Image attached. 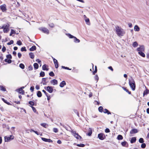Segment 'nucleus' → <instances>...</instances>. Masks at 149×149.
Masks as SVG:
<instances>
[{
	"instance_id": "obj_61",
	"label": "nucleus",
	"mask_w": 149,
	"mask_h": 149,
	"mask_svg": "<svg viewBox=\"0 0 149 149\" xmlns=\"http://www.w3.org/2000/svg\"><path fill=\"white\" fill-rule=\"evenodd\" d=\"M18 56L19 58H20L22 56V54L20 53H18Z\"/></svg>"
},
{
	"instance_id": "obj_23",
	"label": "nucleus",
	"mask_w": 149,
	"mask_h": 149,
	"mask_svg": "<svg viewBox=\"0 0 149 149\" xmlns=\"http://www.w3.org/2000/svg\"><path fill=\"white\" fill-rule=\"evenodd\" d=\"M46 66H47V65L45 64L44 65L42 66V69L43 70H46V71L48 70H49L47 68H46Z\"/></svg>"
},
{
	"instance_id": "obj_2",
	"label": "nucleus",
	"mask_w": 149,
	"mask_h": 149,
	"mask_svg": "<svg viewBox=\"0 0 149 149\" xmlns=\"http://www.w3.org/2000/svg\"><path fill=\"white\" fill-rule=\"evenodd\" d=\"M129 84L132 90L134 91L136 88L134 80L132 78L129 80Z\"/></svg>"
},
{
	"instance_id": "obj_18",
	"label": "nucleus",
	"mask_w": 149,
	"mask_h": 149,
	"mask_svg": "<svg viewBox=\"0 0 149 149\" xmlns=\"http://www.w3.org/2000/svg\"><path fill=\"white\" fill-rule=\"evenodd\" d=\"M17 91L20 93H22L23 94L24 93V91H23L22 88H20L19 89L17 90Z\"/></svg>"
},
{
	"instance_id": "obj_15",
	"label": "nucleus",
	"mask_w": 149,
	"mask_h": 149,
	"mask_svg": "<svg viewBox=\"0 0 149 149\" xmlns=\"http://www.w3.org/2000/svg\"><path fill=\"white\" fill-rule=\"evenodd\" d=\"M121 144L122 146L124 147H127L128 146V144L127 143L126 141L122 142Z\"/></svg>"
},
{
	"instance_id": "obj_13",
	"label": "nucleus",
	"mask_w": 149,
	"mask_h": 149,
	"mask_svg": "<svg viewBox=\"0 0 149 149\" xmlns=\"http://www.w3.org/2000/svg\"><path fill=\"white\" fill-rule=\"evenodd\" d=\"M138 132V130L136 129H132L130 132V133L131 134H133L137 133Z\"/></svg>"
},
{
	"instance_id": "obj_26",
	"label": "nucleus",
	"mask_w": 149,
	"mask_h": 149,
	"mask_svg": "<svg viewBox=\"0 0 149 149\" xmlns=\"http://www.w3.org/2000/svg\"><path fill=\"white\" fill-rule=\"evenodd\" d=\"M2 100L5 103L7 104L8 105H11V104L9 102H7V100H5L4 98H2Z\"/></svg>"
},
{
	"instance_id": "obj_5",
	"label": "nucleus",
	"mask_w": 149,
	"mask_h": 149,
	"mask_svg": "<svg viewBox=\"0 0 149 149\" xmlns=\"http://www.w3.org/2000/svg\"><path fill=\"white\" fill-rule=\"evenodd\" d=\"M71 133L77 139H81V137L79 135L78 133H77L76 132L74 131L73 130H72L71 131Z\"/></svg>"
},
{
	"instance_id": "obj_40",
	"label": "nucleus",
	"mask_w": 149,
	"mask_h": 149,
	"mask_svg": "<svg viewBox=\"0 0 149 149\" xmlns=\"http://www.w3.org/2000/svg\"><path fill=\"white\" fill-rule=\"evenodd\" d=\"M77 146L79 147H84L85 146V145L83 144H77Z\"/></svg>"
},
{
	"instance_id": "obj_56",
	"label": "nucleus",
	"mask_w": 149,
	"mask_h": 149,
	"mask_svg": "<svg viewBox=\"0 0 149 149\" xmlns=\"http://www.w3.org/2000/svg\"><path fill=\"white\" fill-rule=\"evenodd\" d=\"M53 60L54 62V64L58 63L57 60L55 59V58H53Z\"/></svg>"
},
{
	"instance_id": "obj_49",
	"label": "nucleus",
	"mask_w": 149,
	"mask_h": 149,
	"mask_svg": "<svg viewBox=\"0 0 149 149\" xmlns=\"http://www.w3.org/2000/svg\"><path fill=\"white\" fill-rule=\"evenodd\" d=\"M6 57L8 58L11 59L12 56L10 54H8L6 56Z\"/></svg>"
},
{
	"instance_id": "obj_27",
	"label": "nucleus",
	"mask_w": 149,
	"mask_h": 149,
	"mask_svg": "<svg viewBox=\"0 0 149 149\" xmlns=\"http://www.w3.org/2000/svg\"><path fill=\"white\" fill-rule=\"evenodd\" d=\"M149 93V91L148 89H146L145 91L143 93V96H144L145 95H146L148 94Z\"/></svg>"
},
{
	"instance_id": "obj_60",
	"label": "nucleus",
	"mask_w": 149,
	"mask_h": 149,
	"mask_svg": "<svg viewBox=\"0 0 149 149\" xmlns=\"http://www.w3.org/2000/svg\"><path fill=\"white\" fill-rule=\"evenodd\" d=\"M34 89V87L33 86H31V87L30 90L31 92L33 91Z\"/></svg>"
},
{
	"instance_id": "obj_20",
	"label": "nucleus",
	"mask_w": 149,
	"mask_h": 149,
	"mask_svg": "<svg viewBox=\"0 0 149 149\" xmlns=\"http://www.w3.org/2000/svg\"><path fill=\"white\" fill-rule=\"evenodd\" d=\"M136 139L135 137H133L132 138L130 142L131 143H133L136 142Z\"/></svg>"
},
{
	"instance_id": "obj_39",
	"label": "nucleus",
	"mask_w": 149,
	"mask_h": 149,
	"mask_svg": "<svg viewBox=\"0 0 149 149\" xmlns=\"http://www.w3.org/2000/svg\"><path fill=\"white\" fill-rule=\"evenodd\" d=\"M45 74L44 72H41L40 73V75L41 77H43L45 76Z\"/></svg>"
},
{
	"instance_id": "obj_14",
	"label": "nucleus",
	"mask_w": 149,
	"mask_h": 149,
	"mask_svg": "<svg viewBox=\"0 0 149 149\" xmlns=\"http://www.w3.org/2000/svg\"><path fill=\"white\" fill-rule=\"evenodd\" d=\"M50 83L54 85H56L57 84L58 81H57V80L54 79L52 80H51L50 81Z\"/></svg>"
},
{
	"instance_id": "obj_4",
	"label": "nucleus",
	"mask_w": 149,
	"mask_h": 149,
	"mask_svg": "<svg viewBox=\"0 0 149 149\" xmlns=\"http://www.w3.org/2000/svg\"><path fill=\"white\" fill-rule=\"evenodd\" d=\"M68 36L70 38H74V42L76 43H79L80 42V40L77 39L76 37H74L72 35L70 34H67Z\"/></svg>"
},
{
	"instance_id": "obj_33",
	"label": "nucleus",
	"mask_w": 149,
	"mask_h": 149,
	"mask_svg": "<svg viewBox=\"0 0 149 149\" xmlns=\"http://www.w3.org/2000/svg\"><path fill=\"white\" fill-rule=\"evenodd\" d=\"M5 61L8 63H10L12 62V60L10 59H6L5 60Z\"/></svg>"
},
{
	"instance_id": "obj_37",
	"label": "nucleus",
	"mask_w": 149,
	"mask_h": 149,
	"mask_svg": "<svg viewBox=\"0 0 149 149\" xmlns=\"http://www.w3.org/2000/svg\"><path fill=\"white\" fill-rule=\"evenodd\" d=\"M98 110L100 112H102L103 111V108L102 107H100L98 108Z\"/></svg>"
},
{
	"instance_id": "obj_16",
	"label": "nucleus",
	"mask_w": 149,
	"mask_h": 149,
	"mask_svg": "<svg viewBox=\"0 0 149 149\" xmlns=\"http://www.w3.org/2000/svg\"><path fill=\"white\" fill-rule=\"evenodd\" d=\"M66 85V83L64 81H62L60 84V86L61 87H63L64 86Z\"/></svg>"
},
{
	"instance_id": "obj_47",
	"label": "nucleus",
	"mask_w": 149,
	"mask_h": 149,
	"mask_svg": "<svg viewBox=\"0 0 149 149\" xmlns=\"http://www.w3.org/2000/svg\"><path fill=\"white\" fill-rule=\"evenodd\" d=\"M13 40H10L9 42L7 43V45H10L11 44H13Z\"/></svg>"
},
{
	"instance_id": "obj_62",
	"label": "nucleus",
	"mask_w": 149,
	"mask_h": 149,
	"mask_svg": "<svg viewBox=\"0 0 149 149\" xmlns=\"http://www.w3.org/2000/svg\"><path fill=\"white\" fill-rule=\"evenodd\" d=\"M41 125L42 127H45V126L46 125V124L45 123H42L41 124Z\"/></svg>"
},
{
	"instance_id": "obj_7",
	"label": "nucleus",
	"mask_w": 149,
	"mask_h": 149,
	"mask_svg": "<svg viewBox=\"0 0 149 149\" xmlns=\"http://www.w3.org/2000/svg\"><path fill=\"white\" fill-rule=\"evenodd\" d=\"M39 29L42 31L43 33L48 34L49 33V30L46 28L45 27H42Z\"/></svg>"
},
{
	"instance_id": "obj_31",
	"label": "nucleus",
	"mask_w": 149,
	"mask_h": 149,
	"mask_svg": "<svg viewBox=\"0 0 149 149\" xmlns=\"http://www.w3.org/2000/svg\"><path fill=\"white\" fill-rule=\"evenodd\" d=\"M29 55L30 57L31 58L33 59V58H34V55L33 53H32V52L30 53L29 54Z\"/></svg>"
},
{
	"instance_id": "obj_52",
	"label": "nucleus",
	"mask_w": 149,
	"mask_h": 149,
	"mask_svg": "<svg viewBox=\"0 0 149 149\" xmlns=\"http://www.w3.org/2000/svg\"><path fill=\"white\" fill-rule=\"evenodd\" d=\"M36 62H38L39 64H41L40 65H41V61L40 59H37L36 60Z\"/></svg>"
},
{
	"instance_id": "obj_1",
	"label": "nucleus",
	"mask_w": 149,
	"mask_h": 149,
	"mask_svg": "<svg viewBox=\"0 0 149 149\" xmlns=\"http://www.w3.org/2000/svg\"><path fill=\"white\" fill-rule=\"evenodd\" d=\"M115 31L117 35L119 37L122 36L125 34L124 30L118 26H116Z\"/></svg>"
},
{
	"instance_id": "obj_32",
	"label": "nucleus",
	"mask_w": 149,
	"mask_h": 149,
	"mask_svg": "<svg viewBox=\"0 0 149 149\" xmlns=\"http://www.w3.org/2000/svg\"><path fill=\"white\" fill-rule=\"evenodd\" d=\"M0 89L3 91H6L5 88L2 86H0Z\"/></svg>"
},
{
	"instance_id": "obj_22",
	"label": "nucleus",
	"mask_w": 149,
	"mask_h": 149,
	"mask_svg": "<svg viewBox=\"0 0 149 149\" xmlns=\"http://www.w3.org/2000/svg\"><path fill=\"white\" fill-rule=\"evenodd\" d=\"M92 134V131L91 128H89L88 130V133L87 134V135L88 136H90Z\"/></svg>"
},
{
	"instance_id": "obj_46",
	"label": "nucleus",
	"mask_w": 149,
	"mask_h": 149,
	"mask_svg": "<svg viewBox=\"0 0 149 149\" xmlns=\"http://www.w3.org/2000/svg\"><path fill=\"white\" fill-rule=\"evenodd\" d=\"M141 147L142 148H144L146 147V144L145 143H143L141 145Z\"/></svg>"
},
{
	"instance_id": "obj_25",
	"label": "nucleus",
	"mask_w": 149,
	"mask_h": 149,
	"mask_svg": "<svg viewBox=\"0 0 149 149\" xmlns=\"http://www.w3.org/2000/svg\"><path fill=\"white\" fill-rule=\"evenodd\" d=\"M123 137L121 135H119L117 137V139L118 140H121L123 139Z\"/></svg>"
},
{
	"instance_id": "obj_57",
	"label": "nucleus",
	"mask_w": 149,
	"mask_h": 149,
	"mask_svg": "<svg viewBox=\"0 0 149 149\" xmlns=\"http://www.w3.org/2000/svg\"><path fill=\"white\" fill-rule=\"evenodd\" d=\"M33 132H35L36 134L38 135H40L42 136V134H40V133H38L37 131H33Z\"/></svg>"
},
{
	"instance_id": "obj_10",
	"label": "nucleus",
	"mask_w": 149,
	"mask_h": 149,
	"mask_svg": "<svg viewBox=\"0 0 149 149\" xmlns=\"http://www.w3.org/2000/svg\"><path fill=\"white\" fill-rule=\"evenodd\" d=\"M6 5L4 4L0 6V9L3 12H4L6 10Z\"/></svg>"
},
{
	"instance_id": "obj_11",
	"label": "nucleus",
	"mask_w": 149,
	"mask_h": 149,
	"mask_svg": "<svg viewBox=\"0 0 149 149\" xmlns=\"http://www.w3.org/2000/svg\"><path fill=\"white\" fill-rule=\"evenodd\" d=\"M46 90L51 93H52L53 91V89L52 87L50 86L47 87Z\"/></svg>"
},
{
	"instance_id": "obj_29",
	"label": "nucleus",
	"mask_w": 149,
	"mask_h": 149,
	"mask_svg": "<svg viewBox=\"0 0 149 149\" xmlns=\"http://www.w3.org/2000/svg\"><path fill=\"white\" fill-rule=\"evenodd\" d=\"M37 95L38 97H40L42 96V95L41 92L40 91H38L37 93Z\"/></svg>"
},
{
	"instance_id": "obj_44",
	"label": "nucleus",
	"mask_w": 149,
	"mask_h": 149,
	"mask_svg": "<svg viewBox=\"0 0 149 149\" xmlns=\"http://www.w3.org/2000/svg\"><path fill=\"white\" fill-rule=\"evenodd\" d=\"M49 74L50 76L52 77H53L54 76V74L52 71L50 72Z\"/></svg>"
},
{
	"instance_id": "obj_28",
	"label": "nucleus",
	"mask_w": 149,
	"mask_h": 149,
	"mask_svg": "<svg viewBox=\"0 0 149 149\" xmlns=\"http://www.w3.org/2000/svg\"><path fill=\"white\" fill-rule=\"evenodd\" d=\"M33 66L35 69H37L38 68V63H35L34 64Z\"/></svg>"
},
{
	"instance_id": "obj_34",
	"label": "nucleus",
	"mask_w": 149,
	"mask_h": 149,
	"mask_svg": "<svg viewBox=\"0 0 149 149\" xmlns=\"http://www.w3.org/2000/svg\"><path fill=\"white\" fill-rule=\"evenodd\" d=\"M46 79L45 78L42 79V83L43 85H46L47 83L45 82Z\"/></svg>"
},
{
	"instance_id": "obj_12",
	"label": "nucleus",
	"mask_w": 149,
	"mask_h": 149,
	"mask_svg": "<svg viewBox=\"0 0 149 149\" xmlns=\"http://www.w3.org/2000/svg\"><path fill=\"white\" fill-rule=\"evenodd\" d=\"M42 140L44 141L48 142L49 143H52L53 141L50 139H47L45 138H41Z\"/></svg>"
},
{
	"instance_id": "obj_35",
	"label": "nucleus",
	"mask_w": 149,
	"mask_h": 149,
	"mask_svg": "<svg viewBox=\"0 0 149 149\" xmlns=\"http://www.w3.org/2000/svg\"><path fill=\"white\" fill-rule=\"evenodd\" d=\"M85 22L87 23V24L88 25L90 24V21L89 19L88 18H86L85 19Z\"/></svg>"
},
{
	"instance_id": "obj_48",
	"label": "nucleus",
	"mask_w": 149,
	"mask_h": 149,
	"mask_svg": "<svg viewBox=\"0 0 149 149\" xmlns=\"http://www.w3.org/2000/svg\"><path fill=\"white\" fill-rule=\"evenodd\" d=\"M62 68H63L65 69L68 70H71V69H70V68H68L67 67H65V66H62Z\"/></svg>"
},
{
	"instance_id": "obj_42",
	"label": "nucleus",
	"mask_w": 149,
	"mask_h": 149,
	"mask_svg": "<svg viewBox=\"0 0 149 149\" xmlns=\"http://www.w3.org/2000/svg\"><path fill=\"white\" fill-rule=\"evenodd\" d=\"M123 89L126 91L129 94H130L131 93V92L129 91L128 90L126 89L125 88L123 87Z\"/></svg>"
},
{
	"instance_id": "obj_51",
	"label": "nucleus",
	"mask_w": 149,
	"mask_h": 149,
	"mask_svg": "<svg viewBox=\"0 0 149 149\" xmlns=\"http://www.w3.org/2000/svg\"><path fill=\"white\" fill-rule=\"evenodd\" d=\"M95 80H96L97 81L99 79L97 75H95Z\"/></svg>"
},
{
	"instance_id": "obj_50",
	"label": "nucleus",
	"mask_w": 149,
	"mask_h": 149,
	"mask_svg": "<svg viewBox=\"0 0 149 149\" xmlns=\"http://www.w3.org/2000/svg\"><path fill=\"white\" fill-rule=\"evenodd\" d=\"M53 131L54 132L57 133L58 132V130L57 128H54L53 129Z\"/></svg>"
},
{
	"instance_id": "obj_36",
	"label": "nucleus",
	"mask_w": 149,
	"mask_h": 149,
	"mask_svg": "<svg viewBox=\"0 0 149 149\" xmlns=\"http://www.w3.org/2000/svg\"><path fill=\"white\" fill-rule=\"evenodd\" d=\"M19 67L22 69H23L24 68V65L22 63H21L19 64Z\"/></svg>"
},
{
	"instance_id": "obj_53",
	"label": "nucleus",
	"mask_w": 149,
	"mask_h": 149,
	"mask_svg": "<svg viewBox=\"0 0 149 149\" xmlns=\"http://www.w3.org/2000/svg\"><path fill=\"white\" fill-rule=\"evenodd\" d=\"M6 50V48L4 46H3V48L2 49V51H3V52H4Z\"/></svg>"
},
{
	"instance_id": "obj_9",
	"label": "nucleus",
	"mask_w": 149,
	"mask_h": 149,
	"mask_svg": "<svg viewBox=\"0 0 149 149\" xmlns=\"http://www.w3.org/2000/svg\"><path fill=\"white\" fill-rule=\"evenodd\" d=\"M98 137L101 140H103L104 139L105 136L103 134L101 133L98 134Z\"/></svg>"
},
{
	"instance_id": "obj_19",
	"label": "nucleus",
	"mask_w": 149,
	"mask_h": 149,
	"mask_svg": "<svg viewBox=\"0 0 149 149\" xmlns=\"http://www.w3.org/2000/svg\"><path fill=\"white\" fill-rule=\"evenodd\" d=\"M134 30L135 31H139L140 30V28L137 25H135L134 27Z\"/></svg>"
},
{
	"instance_id": "obj_6",
	"label": "nucleus",
	"mask_w": 149,
	"mask_h": 149,
	"mask_svg": "<svg viewBox=\"0 0 149 149\" xmlns=\"http://www.w3.org/2000/svg\"><path fill=\"white\" fill-rule=\"evenodd\" d=\"M4 139L5 141L8 142L13 139L14 136L12 135H10V136H5L4 137Z\"/></svg>"
},
{
	"instance_id": "obj_3",
	"label": "nucleus",
	"mask_w": 149,
	"mask_h": 149,
	"mask_svg": "<svg viewBox=\"0 0 149 149\" xmlns=\"http://www.w3.org/2000/svg\"><path fill=\"white\" fill-rule=\"evenodd\" d=\"M9 24H4L2 27L1 29H3V31L4 33H6L9 30Z\"/></svg>"
},
{
	"instance_id": "obj_55",
	"label": "nucleus",
	"mask_w": 149,
	"mask_h": 149,
	"mask_svg": "<svg viewBox=\"0 0 149 149\" xmlns=\"http://www.w3.org/2000/svg\"><path fill=\"white\" fill-rule=\"evenodd\" d=\"M11 34H15V32L13 29H12L11 30Z\"/></svg>"
},
{
	"instance_id": "obj_17",
	"label": "nucleus",
	"mask_w": 149,
	"mask_h": 149,
	"mask_svg": "<svg viewBox=\"0 0 149 149\" xmlns=\"http://www.w3.org/2000/svg\"><path fill=\"white\" fill-rule=\"evenodd\" d=\"M36 49V47L35 46H32L31 48L29 49V50L30 51H33L35 50Z\"/></svg>"
},
{
	"instance_id": "obj_8",
	"label": "nucleus",
	"mask_w": 149,
	"mask_h": 149,
	"mask_svg": "<svg viewBox=\"0 0 149 149\" xmlns=\"http://www.w3.org/2000/svg\"><path fill=\"white\" fill-rule=\"evenodd\" d=\"M137 50L138 52H144L145 50V47L143 45L140 46L139 47L137 48Z\"/></svg>"
},
{
	"instance_id": "obj_43",
	"label": "nucleus",
	"mask_w": 149,
	"mask_h": 149,
	"mask_svg": "<svg viewBox=\"0 0 149 149\" xmlns=\"http://www.w3.org/2000/svg\"><path fill=\"white\" fill-rule=\"evenodd\" d=\"M29 104L31 106H34V103L33 102L30 101L29 102Z\"/></svg>"
},
{
	"instance_id": "obj_24",
	"label": "nucleus",
	"mask_w": 149,
	"mask_h": 149,
	"mask_svg": "<svg viewBox=\"0 0 149 149\" xmlns=\"http://www.w3.org/2000/svg\"><path fill=\"white\" fill-rule=\"evenodd\" d=\"M103 112L104 113H107L108 114H111V113L107 109H105L103 110Z\"/></svg>"
},
{
	"instance_id": "obj_59",
	"label": "nucleus",
	"mask_w": 149,
	"mask_h": 149,
	"mask_svg": "<svg viewBox=\"0 0 149 149\" xmlns=\"http://www.w3.org/2000/svg\"><path fill=\"white\" fill-rule=\"evenodd\" d=\"M105 132L106 133H108L110 132L108 128H107L105 130Z\"/></svg>"
},
{
	"instance_id": "obj_63",
	"label": "nucleus",
	"mask_w": 149,
	"mask_h": 149,
	"mask_svg": "<svg viewBox=\"0 0 149 149\" xmlns=\"http://www.w3.org/2000/svg\"><path fill=\"white\" fill-rule=\"evenodd\" d=\"M56 68H57L58 67V63H56L54 64Z\"/></svg>"
},
{
	"instance_id": "obj_54",
	"label": "nucleus",
	"mask_w": 149,
	"mask_h": 149,
	"mask_svg": "<svg viewBox=\"0 0 149 149\" xmlns=\"http://www.w3.org/2000/svg\"><path fill=\"white\" fill-rule=\"evenodd\" d=\"M31 107L32 108V109L33 111V112H36V108L34 107H33V106H31Z\"/></svg>"
},
{
	"instance_id": "obj_21",
	"label": "nucleus",
	"mask_w": 149,
	"mask_h": 149,
	"mask_svg": "<svg viewBox=\"0 0 149 149\" xmlns=\"http://www.w3.org/2000/svg\"><path fill=\"white\" fill-rule=\"evenodd\" d=\"M143 52H138V54L142 57H145V54Z\"/></svg>"
},
{
	"instance_id": "obj_45",
	"label": "nucleus",
	"mask_w": 149,
	"mask_h": 149,
	"mask_svg": "<svg viewBox=\"0 0 149 149\" xmlns=\"http://www.w3.org/2000/svg\"><path fill=\"white\" fill-rule=\"evenodd\" d=\"M17 44L19 45H21L22 44V43L20 40H18L17 41Z\"/></svg>"
},
{
	"instance_id": "obj_38",
	"label": "nucleus",
	"mask_w": 149,
	"mask_h": 149,
	"mask_svg": "<svg viewBox=\"0 0 149 149\" xmlns=\"http://www.w3.org/2000/svg\"><path fill=\"white\" fill-rule=\"evenodd\" d=\"M139 142L141 143H143L144 142V140L143 138H140L139 140Z\"/></svg>"
},
{
	"instance_id": "obj_30",
	"label": "nucleus",
	"mask_w": 149,
	"mask_h": 149,
	"mask_svg": "<svg viewBox=\"0 0 149 149\" xmlns=\"http://www.w3.org/2000/svg\"><path fill=\"white\" fill-rule=\"evenodd\" d=\"M138 44L136 42H134L132 44L133 47H136L138 46Z\"/></svg>"
},
{
	"instance_id": "obj_41",
	"label": "nucleus",
	"mask_w": 149,
	"mask_h": 149,
	"mask_svg": "<svg viewBox=\"0 0 149 149\" xmlns=\"http://www.w3.org/2000/svg\"><path fill=\"white\" fill-rule=\"evenodd\" d=\"M21 50L22 52L24 51H26V47H24L21 48Z\"/></svg>"
},
{
	"instance_id": "obj_58",
	"label": "nucleus",
	"mask_w": 149,
	"mask_h": 149,
	"mask_svg": "<svg viewBox=\"0 0 149 149\" xmlns=\"http://www.w3.org/2000/svg\"><path fill=\"white\" fill-rule=\"evenodd\" d=\"M49 26L51 27H53L54 26V25L53 23H51L50 24H49Z\"/></svg>"
},
{
	"instance_id": "obj_64",
	"label": "nucleus",
	"mask_w": 149,
	"mask_h": 149,
	"mask_svg": "<svg viewBox=\"0 0 149 149\" xmlns=\"http://www.w3.org/2000/svg\"><path fill=\"white\" fill-rule=\"evenodd\" d=\"M74 112L77 114V116L79 117V113H78V112L77 111V110H74Z\"/></svg>"
}]
</instances>
